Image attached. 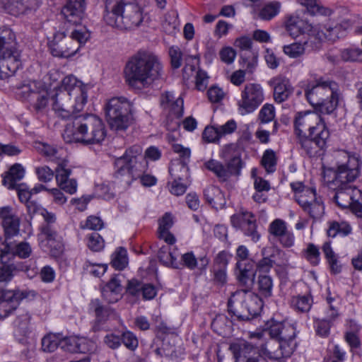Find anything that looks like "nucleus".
I'll return each instance as SVG.
<instances>
[{
  "label": "nucleus",
  "instance_id": "46",
  "mask_svg": "<svg viewBox=\"0 0 362 362\" xmlns=\"http://www.w3.org/2000/svg\"><path fill=\"white\" fill-rule=\"evenodd\" d=\"M281 6V3L279 1L269 2L259 10L258 16L263 21H270L279 14Z\"/></svg>",
  "mask_w": 362,
  "mask_h": 362
},
{
  "label": "nucleus",
  "instance_id": "45",
  "mask_svg": "<svg viewBox=\"0 0 362 362\" xmlns=\"http://www.w3.org/2000/svg\"><path fill=\"white\" fill-rule=\"evenodd\" d=\"M35 148L41 154L47 157L50 160L57 163L58 165L62 162L66 163V160L61 157L62 153L59 151L47 144L36 143Z\"/></svg>",
  "mask_w": 362,
  "mask_h": 362
},
{
  "label": "nucleus",
  "instance_id": "1",
  "mask_svg": "<svg viewBox=\"0 0 362 362\" xmlns=\"http://www.w3.org/2000/svg\"><path fill=\"white\" fill-rule=\"evenodd\" d=\"M143 149L139 145H134L126 150L124 154L115 160V182L124 187H128L138 178L144 186L151 187L156 184V178L151 175L144 174L148 164L143 156Z\"/></svg>",
  "mask_w": 362,
  "mask_h": 362
},
{
  "label": "nucleus",
  "instance_id": "14",
  "mask_svg": "<svg viewBox=\"0 0 362 362\" xmlns=\"http://www.w3.org/2000/svg\"><path fill=\"white\" fill-rule=\"evenodd\" d=\"M31 315L28 312L23 310L18 315L13 322L14 337L18 343L27 346L26 351H23V354L27 358L32 356L35 346V339L31 336Z\"/></svg>",
  "mask_w": 362,
  "mask_h": 362
},
{
  "label": "nucleus",
  "instance_id": "15",
  "mask_svg": "<svg viewBox=\"0 0 362 362\" xmlns=\"http://www.w3.org/2000/svg\"><path fill=\"white\" fill-rule=\"evenodd\" d=\"M21 93L37 113L45 112L49 103V93L44 83L32 81L22 88Z\"/></svg>",
  "mask_w": 362,
  "mask_h": 362
},
{
  "label": "nucleus",
  "instance_id": "53",
  "mask_svg": "<svg viewBox=\"0 0 362 362\" xmlns=\"http://www.w3.org/2000/svg\"><path fill=\"white\" fill-rule=\"evenodd\" d=\"M61 339L59 335L49 333L42 339V349L45 352H53L58 346L61 347Z\"/></svg>",
  "mask_w": 362,
  "mask_h": 362
},
{
  "label": "nucleus",
  "instance_id": "52",
  "mask_svg": "<svg viewBox=\"0 0 362 362\" xmlns=\"http://www.w3.org/2000/svg\"><path fill=\"white\" fill-rule=\"evenodd\" d=\"M90 308L95 312L97 319L100 321L105 320L114 312L110 307L103 305L99 299L92 300Z\"/></svg>",
  "mask_w": 362,
  "mask_h": 362
},
{
  "label": "nucleus",
  "instance_id": "50",
  "mask_svg": "<svg viewBox=\"0 0 362 362\" xmlns=\"http://www.w3.org/2000/svg\"><path fill=\"white\" fill-rule=\"evenodd\" d=\"M272 253L269 254V252L267 248H263L262 250V255L263 257L258 262L257 265V269L259 272H267L273 267L275 264V260L274 259V252H279V250L272 249Z\"/></svg>",
  "mask_w": 362,
  "mask_h": 362
},
{
  "label": "nucleus",
  "instance_id": "7",
  "mask_svg": "<svg viewBox=\"0 0 362 362\" xmlns=\"http://www.w3.org/2000/svg\"><path fill=\"white\" fill-rule=\"evenodd\" d=\"M21 66V52L10 29L0 28V80L13 76Z\"/></svg>",
  "mask_w": 362,
  "mask_h": 362
},
{
  "label": "nucleus",
  "instance_id": "6",
  "mask_svg": "<svg viewBox=\"0 0 362 362\" xmlns=\"http://www.w3.org/2000/svg\"><path fill=\"white\" fill-rule=\"evenodd\" d=\"M144 19L143 8L136 0H117L111 11H106L104 20L107 24L123 30L139 27Z\"/></svg>",
  "mask_w": 362,
  "mask_h": 362
},
{
  "label": "nucleus",
  "instance_id": "41",
  "mask_svg": "<svg viewBox=\"0 0 362 362\" xmlns=\"http://www.w3.org/2000/svg\"><path fill=\"white\" fill-rule=\"evenodd\" d=\"M6 250L7 257L17 256L21 259H25L29 257L32 253V248L27 242L15 243L8 241Z\"/></svg>",
  "mask_w": 362,
  "mask_h": 362
},
{
  "label": "nucleus",
  "instance_id": "60",
  "mask_svg": "<svg viewBox=\"0 0 362 362\" xmlns=\"http://www.w3.org/2000/svg\"><path fill=\"white\" fill-rule=\"evenodd\" d=\"M331 326L332 323L328 320L325 318L314 319V327L316 334L321 337H327L329 336Z\"/></svg>",
  "mask_w": 362,
  "mask_h": 362
},
{
  "label": "nucleus",
  "instance_id": "54",
  "mask_svg": "<svg viewBox=\"0 0 362 362\" xmlns=\"http://www.w3.org/2000/svg\"><path fill=\"white\" fill-rule=\"evenodd\" d=\"M112 266L117 269L122 270L128 264L127 252L123 247H119L112 255Z\"/></svg>",
  "mask_w": 362,
  "mask_h": 362
},
{
  "label": "nucleus",
  "instance_id": "47",
  "mask_svg": "<svg viewBox=\"0 0 362 362\" xmlns=\"http://www.w3.org/2000/svg\"><path fill=\"white\" fill-rule=\"evenodd\" d=\"M299 3L305 6L308 13L311 15H321L329 16L332 13V11L329 8L320 6L316 0H298Z\"/></svg>",
  "mask_w": 362,
  "mask_h": 362
},
{
  "label": "nucleus",
  "instance_id": "35",
  "mask_svg": "<svg viewBox=\"0 0 362 362\" xmlns=\"http://www.w3.org/2000/svg\"><path fill=\"white\" fill-rule=\"evenodd\" d=\"M122 285L117 277H112L104 287L103 297L108 303H115L122 298Z\"/></svg>",
  "mask_w": 362,
  "mask_h": 362
},
{
  "label": "nucleus",
  "instance_id": "13",
  "mask_svg": "<svg viewBox=\"0 0 362 362\" xmlns=\"http://www.w3.org/2000/svg\"><path fill=\"white\" fill-rule=\"evenodd\" d=\"M264 100V90L260 84L250 83L244 86L240 98L237 101L238 111L242 116L252 113Z\"/></svg>",
  "mask_w": 362,
  "mask_h": 362
},
{
  "label": "nucleus",
  "instance_id": "31",
  "mask_svg": "<svg viewBox=\"0 0 362 362\" xmlns=\"http://www.w3.org/2000/svg\"><path fill=\"white\" fill-rule=\"evenodd\" d=\"M160 104L171 119H179L183 115V100L180 97L175 98L172 93L165 92L160 97Z\"/></svg>",
  "mask_w": 362,
  "mask_h": 362
},
{
  "label": "nucleus",
  "instance_id": "58",
  "mask_svg": "<svg viewBox=\"0 0 362 362\" xmlns=\"http://www.w3.org/2000/svg\"><path fill=\"white\" fill-rule=\"evenodd\" d=\"M303 256L314 266L320 263V253L319 248L313 243L308 244L306 249L303 251Z\"/></svg>",
  "mask_w": 362,
  "mask_h": 362
},
{
  "label": "nucleus",
  "instance_id": "19",
  "mask_svg": "<svg viewBox=\"0 0 362 362\" xmlns=\"http://www.w3.org/2000/svg\"><path fill=\"white\" fill-rule=\"evenodd\" d=\"M329 137V131L316 132L314 135H307L297 137L298 143L301 148L310 157L320 156L323 153L327 146V141Z\"/></svg>",
  "mask_w": 362,
  "mask_h": 362
},
{
  "label": "nucleus",
  "instance_id": "64",
  "mask_svg": "<svg viewBox=\"0 0 362 362\" xmlns=\"http://www.w3.org/2000/svg\"><path fill=\"white\" fill-rule=\"evenodd\" d=\"M130 351H134L139 346L136 336L130 331L124 332L121 335V343Z\"/></svg>",
  "mask_w": 362,
  "mask_h": 362
},
{
  "label": "nucleus",
  "instance_id": "56",
  "mask_svg": "<svg viewBox=\"0 0 362 362\" xmlns=\"http://www.w3.org/2000/svg\"><path fill=\"white\" fill-rule=\"evenodd\" d=\"M7 262L2 263L3 265L0 267V282L7 283L11 281L16 273L23 269L14 264H7Z\"/></svg>",
  "mask_w": 362,
  "mask_h": 362
},
{
  "label": "nucleus",
  "instance_id": "42",
  "mask_svg": "<svg viewBox=\"0 0 362 362\" xmlns=\"http://www.w3.org/2000/svg\"><path fill=\"white\" fill-rule=\"evenodd\" d=\"M352 228L350 224L346 221H330L328 223L327 235L329 238H335L337 235L345 237L351 234Z\"/></svg>",
  "mask_w": 362,
  "mask_h": 362
},
{
  "label": "nucleus",
  "instance_id": "22",
  "mask_svg": "<svg viewBox=\"0 0 362 362\" xmlns=\"http://www.w3.org/2000/svg\"><path fill=\"white\" fill-rule=\"evenodd\" d=\"M25 297L26 295L19 290H0V320L8 317Z\"/></svg>",
  "mask_w": 362,
  "mask_h": 362
},
{
  "label": "nucleus",
  "instance_id": "10",
  "mask_svg": "<svg viewBox=\"0 0 362 362\" xmlns=\"http://www.w3.org/2000/svg\"><path fill=\"white\" fill-rule=\"evenodd\" d=\"M310 27L308 33V39L303 42H294L291 45H284L283 51L291 58H297L303 55L306 49H314L318 47V44L323 40H334L338 38L339 26L334 28H326V32L320 30L317 26L308 25Z\"/></svg>",
  "mask_w": 362,
  "mask_h": 362
},
{
  "label": "nucleus",
  "instance_id": "9",
  "mask_svg": "<svg viewBox=\"0 0 362 362\" xmlns=\"http://www.w3.org/2000/svg\"><path fill=\"white\" fill-rule=\"evenodd\" d=\"M107 121L112 130L124 132L133 124V103L124 97L111 98L105 106Z\"/></svg>",
  "mask_w": 362,
  "mask_h": 362
},
{
  "label": "nucleus",
  "instance_id": "34",
  "mask_svg": "<svg viewBox=\"0 0 362 362\" xmlns=\"http://www.w3.org/2000/svg\"><path fill=\"white\" fill-rule=\"evenodd\" d=\"M178 251L175 247L173 250L168 245H162L158 252L160 262L165 267L173 269H181V263L177 260Z\"/></svg>",
  "mask_w": 362,
  "mask_h": 362
},
{
  "label": "nucleus",
  "instance_id": "21",
  "mask_svg": "<svg viewBox=\"0 0 362 362\" xmlns=\"http://www.w3.org/2000/svg\"><path fill=\"white\" fill-rule=\"evenodd\" d=\"M266 332L281 344L289 345L293 354L296 347L294 339L296 334V328L293 325L288 322H272Z\"/></svg>",
  "mask_w": 362,
  "mask_h": 362
},
{
  "label": "nucleus",
  "instance_id": "5",
  "mask_svg": "<svg viewBox=\"0 0 362 362\" xmlns=\"http://www.w3.org/2000/svg\"><path fill=\"white\" fill-rule=\"evenodd\" d=\"M304 90L309 103L320 114L330 115L336 110L339 103V86L336 82L320 77L308 81Z\"/></svg>",
  "mask_w": 362,
  "mask_h": 362
},
{
  "label": "nucleus",
  "instance_id": "61",
  "mask_svg": "<svg viewBox=\"0 0 362 362\" xmlns=\"http://www.w3.org/2000/svg\"><path fill=\"white\" fill-rule=\"evenodd\" d=\"M269 233L275 238H278L288 230L286 223L279 218L274 220L269 226Z\"/></svg>",
  "mask_w": 362,
  "mask_h": 362
},
{
  "label": "nucleus",
  "instance_id": "36",
  "mask_svg": "<svg viewBox=\"0 0 362 362\" xmlns=\"http://www.w3.org/2000/svg\"><path fill=\"white\" fill-rule=\"evenodd\" d=\"M181 268L187 267L190 270L198 269L200 272L204 271L209 264V259L206 256L197 259L192 252H188L181 256Z\"/></svg>",
  "mask_w": 362,
  "mask_h": 362
},
{
  "label": "nucleus",
  "instance_id": "8",
  "mask_svg": "<svg viewBox=\"0 0 362 362\" xmlns=\"http://www.w3.org/2000/svg\"><path fill=\"white\" fill-rule=\"evenodd\" d=\"M262 308L260 297L250 291L238 290L228 301V312L240 320H250L257 316Z\"/></svg>",
  "mask_w": 362,
  "mask_h": 362
},
{
  "label": "nucleus",
  "instance_id": "59",
  "mask_svg": "<svg viewBox=\"0 0 362 362\" xmlns=\"http://www.w3.org/2000/svg\"><path fill=\"white\" fill-rule=\"evenodd\" d=\"M275 117V108L272 104L266 103L260 109L258 119L260 123L266 124L272 122Z\"/></svg>",
  "mask_w": 362,
  "mask_h": 362
},
{
  "label": "nucleus",
  "instance_id": "29",
  "mask_svg": "<svg viewBox=\"0 0 362 362\" xmlns=\"http://www.w3.org/2000/svg\"><path fill=\"white\" fill-rule=\"evenodd\" d=\"M40 0H0V7L13 16H19L39 6Z\"/></svg>",
  "mask_w": 362,
  "mask_h": 362
},
{
  "label": "nucleus",
  "instance_id": "39",
  "mask_svg": "<svg viewBox=\"0 0 362 362\" xmlns=\"http://www.w3.org/2000/svg\"><path fill=\"white\" fill-rule=\"evenodd\" d=\"M313 303V299L310 292L293 296L291 299V306L296 311L303 313L309 312Z\"/></svg>",
  "mask_w": 362,
  "mask_h": 362
},
{
  "label": "nucleus",
  "instance_id": "55",
  "mask_svg": "<svg viewBox=\"0 0 362 362\" xmlns=\"http://www.w3.org/2000/svg\"><path fill=\"white\" fill-rule=\"evenodd\" d=\"M302 20L297 16L291 15L286 17L285 26L289 35L293 37L301 33Z\"/></svg>",
  "mask_w": 362,
  "mask_h": 362
},
{
  "label": "nucleus",
  "instance_id": "40",
  "mask_svg": "<svg viewBox=\"0 0 362 362\" xmlns=\"http://www.w3.org/2000/svg\"><path fill=\"white\" fill-rule=\"evenodd\" d=\"M25 175V169L18 163L14 164L11 167L7 175L3 179V184L8 189L16 187V182L23 178Z\"/></svg>",
  "mask_w": 362,
  "mask_h": 362
},
{
  "label": "nucleus",
  "instance_id": "49",
  "mask_svg": "<svg viewBox=\"0 0 362 362\" xmlns=\"http://www.w3.org/2000/svg\"><path fill=\"white\" fill-rule=\"evenodd\" d=\"M58 233L53 225L42 224L40 226V233L38 235V239L42 241H47L52 247V244L58 241Z\"/></svg>",
  "mask_w": 362,
  "mask_h": 362
},
{
  "label": "nucleus",
  "instance_id": "32",
  "mask_svg": "<svg viewBox=\"0 0 362 362\" xmlns=\"http://www.w3.org/2000/svg\"><path fill=\"white\" fill-rule=\"evenodd\" d=\"M62 13L69 23L80 24L85 15V2L69 0L62 8Z\"/></svg>",
  "mask_w": 362,
  "mask_h": 362
},
{
  "label": "nucleus",
  "instance_id": "3",
  "mask_svg": "<svg viewBox=\"0 0 362 362\" xmlns=\"http://www.w3.org/2000/svg\"><path fill=\"white\" fill-rule=\"evenodd\" d=\"M62 136L67 143L100 144L106 136V129L103 120L96 115L81 114L66 125Z\"/></svg>",
  "mask_w": 362,
  "mask_h": 362
},
{
  "label": "nucleus",
  "instance_id": "48",
  "mask_svg": "<svg viewBox=\"0 0 362 362\" xmlns=\"http://www.w3.org/2000/svg\"><path fill=\"white\" fill-rule=\"evenodd\" d=\"M205 167L213 172L221 182H225L229 177L228 170L218 160L211 159L204 163Z\"/></svg>",
  "mask_w": 362,
  "mask_h": 362
},
{
  "label": "nucleus",
  "instance_id": "23",
  "mask_svg": "<svg viewBox=\"0 0 362 362\" xmlns=\"http://www.w3.org/2000/svg\"><path fill=\"white\" fill-rule=\"evenodd\" d=\"M335 190L333 197L335 203L341 208L351 207L356 199L361 197V190L354 185L329 187Z\"/></svg>",
  "mask_w": 362,
  "mask_h": 362
},
{
  "label": "nucleus",
  "instance_id": "28",
  "mask_svg": "<svg viewBox=\"0 0 362 362\" xmlns=\"http://www.w3.org/2000/svg\"><path fill=\"white\" fill-rule=\"evenodd\" d=\"M230 351L234 356L236 362H258L257 350L247 342L234 343L230 346Z\"/></svg>",
  "mask_w": 362,
  "mask_h": 362
},
{
  "label": "nucleus",
  "instance_id": "12",
  "mask_svg": "<svg viewBox=\"0 0 362 362\" xmlns=\"http://www.w3.org/2000/svg\"><path fill=\"white\" fill-rule=\"evenodd\" d=\"M293 124L297 137L307 136V133L312 136L316 132L329 131L321 115L317 111L297 112L295 115Z\"/></svg>",
  "mask_w": 362,
  "mask_h": 362
},
{
  "label": "nucleus",
  "instance_id": "33",
  "mask_svg": "<svg viewBox=\"0 0 362 362\" xmlns=\"http://www.w3.org/2000/svg\"><path fill=\"white\" fill-rule=\"evenodd\" d=\"M255 272L250 262H238L236 263V277L240 286L250 291L254 284Z\"/></svg>",
  "mask_w": 362,
  "mask_h": 362
},
{
  "label": "nucleus",
  "instance_id": "51",
  "mask_svg": "<svg viewBox=\"0 0 362 362\" xmlns=\"http://www.w3.org/2000/svg\"><path fill=\"white\" fill-rule=\"evenodd\" d=\"M261 164L267 173L275 172L277 165V157L275 152L272 149H267L263 153Z\"/></svg>",
  "mask_w": 362,
  "mask_h": 362
},
{
  "label": "nucleus",
  "instance_id": "57",
  "mask_svg": "<svg viewBox=\"0 0 362 362\" xmlns=\"http://www.w3.org/2000/svg\"><path fill=\"white\" fill-rule=\"evenodd\" d=\"M340 57L344 62H361L362 61V51L359 47H349L341 50Z\"/></svg>",
  "mask_w": 362,
  "mask_h": 362
},
{
  "label": "nucleus",
  "instance_id": "27",
  "mask_svg": "<svg viewBox=\"0 0 362 362\" xmlns=\"http://www.w3.org/2000/svg\"><path fill=\"white\" fill-rule=\"evenodd\" d=\"M74 96L60 90L57 93L52 104V109L54 112L63 119L68 118L72 112H78L73 107Z\"/></svg>",
  "mask_w": 362,
  "mask_h": 362
},
{
  "label": "nucleus",
  "instance_id": "24",
  "mask_svg": "<svg viewBox=\"0 0 362 362\" xmlns=\"http://www.w3.org/2000/svg\"><path fill=\"white\" fill-rule=\"evenodd\" d=\"M268 84L273 89L274 99L277 103L287 100L293 91L289 79L282 75L272 78Z\"/></svg>",
  "mask_w": 362,
  "mask_h": 362
},
{
  "label": "nucleus",
  "instance_id": "20",
  "mask_svg": "<svg viewBox=\"0 0 362 362\" xmlns=\"http://www.w3.org/2000/svg\"><path fill=\"white\" fill-rule=\"evenodd\" d=\"M230 223L233 227L241 230L245 235L251 237L254 242L259 240V235L256 230V219L251 212L241 210L231 216Z\"/></svg>",
  "mask_w": 362,
  "mask_h": 362
},
{
  "label": "nucleus",
  "instance_id": "63",
  "mask_svg": "<svg viewBox=\"0 0 362 362\" xmlns=\"http://www.w3.org/2000/svg\"><path fill=\"white\" fill-rule=\"evenodd\" d=\"M78 353L88 354L95 350L96 345L94 341L84 337H77Z\"/></svg>",
  "mask_w": 362,
  "mask_h": 362
},
{
  "label": "nucleus",
  "instance_id": "2",
  "mask_svg": "<svg viewBox=\"0 0 362 362\" xmlns=\"http://www.w3.org/2000/svg\"><path fill=\"white\" fill-rule=\"evenodd\" d=\"M125 81L133 88H147L163 77V66L158 57L146 51H139L126 63Z\"/></svg>",
  "mask_w": 362,
  "mask_h": 362
},
{
  "label": "nucleus",
  "instance_id": "44",
  "mask_svg": "<svg viewBox=\"0 0 362 362\" xmlns=\"http://www.w3.org/2000/svg\"><path fill=\"white\" fill-rule=\"evenodd\" d=\"M273 279L268 274H259L257 281V289L261 297L268 298L272 296Z\"/></svg>",
  "mask_w": 362,
  "mask_h": 362
},
{
  "label": "nucleus",
  "instance_id": "38",
  "mask_svg": "<svg viewBox=\"0 0 362 362\" xmlns=\"http://www.w3.org/2000/svg\"><path fill=\"white\" fill-rule=\"evenodd\" d=\"M204 196L209 204L216 209H222L226 205L224 194L217 187H207L204 191Z\"/></svg>",
  "mask_w": 362,
  "mask_h": 362
},
{
  "label": "nucleus",
  "instance_id": "25",
  "mask_svg": "<svg viewBox=\"0 0 362 362\" xmlns=\"http://www.w3.org/2000/svg\"><path fill=\"white\" fill-rule=\"evenodd\" d=\"M221 156L228 160L226 170H228L229 177L231 175L240 174L243 163L241 160V151L236 144H230L225 146Z\"/></svg>",
  "mask_w": 362,
  "mask_h": 362
},
{
  "label": "nucleus",
  "instance_id": "62",
  "mask_svg": "<svg viewBox=\"0 0 362 362\" xmlns=\"http://www.w3.org/2000/svg\"><path fill=\"white\" fill-rule=\"evenodd\" d=\"M107 266L104 264H95L92 263L90 261H86L83 264V269L88 274L95 276L100 277L103 275L106 270Z\"/></svg>",
  "mask_w": 362,
  "mask_h": 362
},
{
  "label": "nucleus",
  "instance_id": "4",
  "mask_svg": "<svg viewBox=\"0 0 362 362\" xmlns=\"http://www.w3.org/2000/svg\"><path fill=\"white\" fill-rule=\"evenodd\" d=\"M335 167L324 170L323 179L329 186L352 185L359 177L361 167L360 156L346 151H339L334 154Z\"/></svg>",
  "mask_w": 362,
  "mask_h": 362
},
{
  "label": "nucleus",
  "instance_id": "37",
  "mask_svg": "<svg viewBox=\"0 0 362 362\" xmlns=\"http://www.w3.org/2000/svg\"><path fill=\"white\" fill-rule=\"evenodd\" d=\"M173 150L175 153H178L180 156V161L177 163H173L169 168V172L173 175L174 172L180 170L183 173L187 174L188 167L187 162L190 157V150L185 148L182 145L175 144L173 145Z\"/></svg>",
  "mask_w": 362,
  "mask_h": 362
},
{
  "label": "nucleus",
  "instance_id": "18",
  "mask_svg": "<svg viewBox=\"0 0 362 362\" xmlns=\"http://www.w3.org/2000/svg\"><path fill=\"white\" fill-rule=\"evenodd\" d=\"M62 87L64 89L63 91L74 96V109L81 111L87 103V86L74 75H69L63 78Z\"/></svg>",
  "mask_w": 362,
  "mask_h": 362
},
{
  "label": "nucleus",
  "instance_id": "16",
  "mask_svg": "<svg viewBox=\"0 0 362 362\" xmlns=\"http://www.w3.org/2000/svg\"><path fill=\"white\" fill-rule=\"evenodd\" d=\"M296 202L310 218L318 220L325 213V206L321 197H317L314 189H307L296 197Z\"/></svg>",
  "mask_w": 362,
  "mask_h": 362
},
{
  "label": "nucleus",
  "instance_id": "43",
  "mask_svg": "<svg viewBox=\"0 0 362 362\" xmlns=\"http://www.w3.org/2000/svg\"><path fill=\"white\" fill-rule=\"evenodd\" d=\"M217 261L222 263V266L215 267L214 269V282L216 285L222 286L227 282L226 265L227 264L226 254L221 252L218 255Z\"/></svg>",
  "mask_w": 362,
  "mask_h": 362
},
{
  "label": "nucleus",
  "instance_id": "17",
  "mask_svg": "<svg viewBox=\"0 0 362 362\" xmlns=\"http://www.w3.org/2000/svg\"><path fill=\"white\" fill-rule=\"evenodd\" d=\"M257 349L260 355L276 362H285L292 354L289 345L281 344L272 337L265 341L261 340L257 344Z\"/></svg>",
  "mask_w": 362,
  "mask_h": 362
},
{
  "label": "nucleus",
  "instance_id": "11",
  "mask_svg": "<svg viewBox=\"0 0 362 362\" xmlns=\"http://www.w3.org/2000/svg\"><path fill=\"white\" fill-rule=\"evenodd\" d=\"M90 35L86 32L74 30L69 35L57 33L54 35L51 52L53 56L68 58L74 55L84 45Z\"/></svg>",
  "mask_w": 362,
  "mask_h": 362
},
{
  "label": "nucleus",
  "instance_id": "30",
  "mask_svg": "<svg viewBox=\"0 0 362 362\" xmlns=\"http://www.w3.org/2000/svg\"><path fill=\"white\" fill-rule=\"evenodd\" d=\"M66 166L67 162H62L59 164L55 170V178L61 189L70 194H74L76 192L78 184L76 180L69 178L71 170L66 168Z\"/></svg>",
  "mask_w": 362,
  "mask_h": 362
},
{
  "label": "nucleus",
  "instance_id": "26",
  "mask_svg": "<svg viewBox=\"0 0 362 362\" xmlns=\"http://www.w3.org/2000/svg\"><path fill=\"white\" fill-rule=\"evenodd\" d=\"M0 218L2 219L6 240L8 241L19 234L20 219L13 213L11 207H2L0 209Z\"/></svg>",
  "mask_w": 362,
  "mask_h": 362
}]
</instances>
